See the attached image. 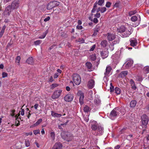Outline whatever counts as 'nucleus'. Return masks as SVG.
<instances>
[{"label": "nucleus", "mask_w": 149, "mask_h": 149, "mask_svg": "<svg viewBox=\"0 0 149 149\" xmlns=\"http://www.w3.org/2000/svg\"><path fill=\"white\" fill-rule=\"evenodd\" d=\"M59 2L56 1H51L48 3L47 6V10L52 9L54 7L57 6L59 5Z\"/></svg>", "instance_id": "1"}, {"label": "nucleus", "mask_w": 149, "mask_h": 149, "mask_svg": "<svg viewBox=\"0 0 149 149\" xmlns=\"http://www.w3.org/2000/svg\"><path fill=\"white\" fill-rule=\"evenodd\" d=\"M73 80L75 84L79 85L81 81V78L80 76L77 74H74L73 75Z\"/></svg>", "instance_id": "2"}, {"label": "nucleus", "mask_w": 149, "mask_h": 149, "mask_svg": "<svg viewBox=\"0 0 149 149\" xmlns=\"http://www.w3.org/2000/svg\"><path fill=\"white\" fill-rule=\"evenodd\" d=\"M120 109L118 108H114L111 112L110 117L111 118L116 117L119 114Z\"/></svg>", "instance_id": "3"}, {"label": "nucleus", "mask_w": 149, "mask_h": 149, "mask_svg": "<svg viewBox=\"0 0 149 149\" xmlns=\"http://www.w3.org/2000/svg\"><path fill=\"white\" fill-rule=\"evenodd\" d=\"M62 90L59 89L55 91L52 96V98L54 99H57L60 96Z\"/></svg>", "instance_id": "4"}, {"label": "nucleus", "mask_w": 149, "mask_h": 149, "mask_svg": "<svg viewBox=\"0 0 149 149\" xmlns=\"http://www.w3.org/2000/svg\"><path fill=\"white\" fill-rule=\"evenodd\" d=\"M20 2L19 0H14L12 2L10 7L14 10L17 8L19 6Z\"/></svg>", "instance_id": "5"}, {"label": "nucleus", "mask_w": 149, "mask_h": 149, "mask_svg": "<svg viewBox=\"0 0 149 149\" xmlns=\"http://www.w3.org/2000/svg\"><path fill=\"white\" fill-rule=\"evenodd\" d=\"M103 128L99 126L95 131H93L92 133L95 135H100L102 134L103 132Z\"/></svg>", "instance_id": "6"}, {"label": "nucleus", "mask_w": 149, "mask_h": 149, "mask_svg": "<svg viewBox=\"0 0 149 149\" xmlns=\"http://www.w3.org/2000/svg\"><path fill=\"white\" fill-rule=\"evenodd\" d=\"M12 9L10 6H7L3 13V15L6 17L9 16L12 12Z\"/></svg>", "instance_id": "7"}, {"label": "nucleus", "mask_w": 149, "mask_h": 149, "mask_svg": "<svg viewBox=\"0 0 149 149\" xmlns=\"http://www.w3.org/2000/svg\"><path fill=\"white\" fill-rule=\"evenodd\" d=\"M77 95L79 96V102L81 104L84 103V94L81 91H79L78 92Z\"/></svg>", "instance_id": "8"}, {"label": "nucleus", "mask_w": 149, "mask_h": 149, "mask_svg": "<svg viewBox=\"0 0 149 149\" xmlns=\"http://www.w3.org/2000/svg\"><path fill=\"white\" fill-rule=\"evenodd\" d=\"M133 63L132 60H130L127 61L123 65V68L125 69L129 68L131 67Z\"/></svg>", "instance_id": "9"}, {"label": "nucleus", "mask_w": 149, "mask_h": 149, "mask_svg": "<svg viewBox=\"0 0 149 149\" xmlns=\"http://www.w3.org/2000/svg\"><path fill=\"white\" fill-rule=\"evenodd\" d=\"M107 40L109 41H112L116 37V35L113 33H108L106 35Z\"/></svg>", "instance_id": "10"}, {"label": "nucleus", "mask_w": 149, "mask_h": 149, "mask_svg": "<svg viewBox=\"0 0 149 149\" xmlns=\"http://www.w3.org/2000/svg\"><path fill=\"white\" fill-rule=\"evenodd\" d=\"M73 98V95L68 94L66 95L64 97V100L68 102L72 101Z\"/></svg>", "instance_id": "11"}, {"label": "nucleus", "mask_w": 149, "mask_h": 149, "mask_svg": "<svg viewBox=\"0 0 149 149\" xmlns=\"http://www.w3.org/2000/svg\"><path fill=\"white\" fill-rule=\"evenodd\" d=\"M142 122L143 125H146L148 122V117L145 115H143L142 116Z\"/></svg>", "instance_id": "12"}, {"label": "nucleus", "mask_w": 149, "mask_h": 149, "mask_svg": "<svg viewBox=\"0 0 149 149\" xmlns=\"http://www.w3.org/2000/svg\"><path fill=\"white\" fill-rule=\"evenodd\" d=\"M65 134V133L64 132H63L61 134V136L62 137V138L63 139H64L65 140H66V141H70L71 140H72V136H70V134L66 135V137H63V135H64Z\"/></svg>", "instance_id": "13"}, {"label": "nucleus", "mask_w": 149, "mask_h": 149, "mask_svg": "<svg viewBox=\"0 0 149 149\" xmlns=\"http://www.w3.org/2000/svg\"><path fill=\"white\" fill-rule=\"evenodd\" d=\"M108 51L107 50L101 51L100 52L101 56L103 58H105L108 56Z\"/></svg>", "instance_id": "14"}, {"label": "nucleus", "mask_w": 149, "mask_h": 149, "mask_svg": "<svg viewBox=\"0 0 149 149\" xmlns=\"http://www.w3.org/2000/svg\"><path fill=\"white\" fill-rule=\"evenodd\" d=\"M95 85V81L92 79L90 80L88 83L87 86L90 89L93 88Z\"/></svg>", "instance_id": "15"}, {"label": "nucleus", "mask_w": 149, "mask_h": 149, "mask_svg": "<svg viewBox=\"0 0 149 149\" xmlns=\"http://www.w3.org/2000/svg\"><path fill=\"white\" fill-rule=\"evenodd\" d=\"M131 20L133 22H135L138 19L139 21L141 20V17L140 15H137V16L134 15L132 16L131 18Z\"/></svg>", "instance_id": "16"}, {"label": "nucleus", "mask_w": 149, "mask_h": 149, "mask_svg": "<svg viewBox=\"0 0 149 149\" xmlns=\"http://www.w3.org/2000/svg\"><path fill=\"white\" fill-rule=\"evenodd\" d=\"M62 147V144L60 143H56L54 146L53 149H61Z\"/></svg>", "instance_id": "17"}, {"label": "nucleus", "mask_w": 149, "mask_h": 149, "mask_svg": "<svg viewBox=\"0 0 149 149\" xmlns=\"http://www.w3.org/2000/svg\"><path fill=\"white\" fill-rule=\"evenodd\" d=\"M99 126L96 122H93L91 124V128L93 131H95Z\"/></svg>", "instance_id": "18"}, {"label": "nucleus", "mask_w": 149, "mask_h": 149, "mask_svg": "<svg viewBox=\"0 0 149 149\" xmlns=\"http://www.w3.org/2000/svg\"><path fill=\"white\" fill-rule=\"evenodd\" d=\"M125 27L124 26H121L119 28H118L117 31L118 33H123L125 31Z\"/></svg>", "instance_id": "19"}, {"label": "nucleus", "mask_w": 149, "mask_h": 149, "mask_svg": "<svg viewBox=\"0 0 149 149\" xmlns=\"http://www.w3.org/2000/svg\"><path fill=\"white\" fill-rule=\"evenodd\" d=\"M127 73L128 72L127 71H122L119 74L118 77H119L123 78L127 74Z\"/></svg>", "instance_id": "20"}, {"label": "nucleus", "mask_w": 149, "mask_h": 149, "mask_svg": "<svg viewBox=\"0 0 149 149\" xmlns=\"http://www.w3.org/2000/svg\"><path fill=\"white\" fill-rule=\"evenodd\" d=\"M111 69V67L109 66L107 67L106 69V72L104 73L105 75L106 76L108 75L109 74Z\"/></svg>", "instance_id": "21"}, {"label": "nucleus", "mask_w": 149, "mask_h": 149, "mask_svg": "<svg viewBox=\"0 0 149 149\" xmlns=\"http://www.w3.org/2000/svg\"><path fill=\"white\" fill-rule=\"evenodd\" d=\"M52 116L54 117H59L62 116V115L61 114H58L56 113L53 111H51Z\"/></svg>", "instance_id": "22"}, {"label": "nucleus", "mask_w": 149, "mask_h": 149, "mask_svg": "<svg viewBox=\"0 0 149 149\" xmlns=\"http://www.w3.org/2000/svg\"><path fill=\"white\" fill-rule=\"evenodd\" d=\"M26 63L29 64H32L33 63V59L32 57H29L26 61Z\"/></svg>", "instance_id": "23"}, {"label": "nucleus", "mask_w": 149, "mask_h": 149, "mask_svg": "<svg viewBox=\"0 0 149 149\" xmlns=\"http://www.w3.org/2000/svg\"><path fill=\"white\" fill-rule=\"evenodd\" d=\"M130 45L133 46L134 47L137 45V40L134 39H131L130 40Z\"/></svg>", "instance_id": "24"}, {"label": "nucleus", "mask_w": 149, "mask_h": 149, "mask_svg": "<svg viewBox=\"0 0 149 149\" xmlns=\"http://www.w3.org/2000/svg\"><path fill=\"white\" fill-rule=\"evenodd\" d=\"M130 82L132 89L134 90H135L136 89V87L134 81L132 79H131L130 80Z\"/></svg>", "instance_id": "25"}, {"label": "nucleus", "mask_w": 149, "mask_h": 149, "mask_svg": "<svg viewBox=\"0 0 149 149\" xmlns=\"http://www.w3.org/2000/svg\"><path fill=\"white\" fill-rule=\"evenodd\" d=\"M136 104V100L131 101L130 102V106L131 107H134Z\"/></svg>", "instance_id": "26"}, {"label": "nucleus", "mask_w": 149, "mask_h": 149, "mask_svg": "<svg viewBox=\"0 0 149 149\" xmlns=\"http://www.w3.org/2000/svg\"><path fill=\"white\" fill-rule=\"evenodd\" d=\"M101 45L104 47H105L107 46V41L106 40H104L102 42L100 43Z\"/></svg>", "instance_id": "27"}, {"label": "nucleus", "mask_w": 149, "mask_h": 149, "mask_svg": "<svg viewBox=\"0 0 149 149\" xmlns=\"http://www.w3.org/2000/svg\"><path fill=\"white\" fill-rule=\"evenodd\" d=\"M20 57L19 56H17L16 58L15 62L16 64L18 65H20Z\"/></svg>", "instance_id": "28"}, {"label": "nucleus", "mask_w": 149, "mask_h": 149, "mask_svg": "<svg viewBox=\"0 0 149 149\" xmlns=\"http://www.w3.org/2000/svg\"><path fill=\"white\" fill-rule=\"evenodd\" d=\"M47 32L48 31L47 30L45 32L43 33L42 34L41 36L39 37V38L40 39H43L45 37Z\"/></svg>", "instance_id": "29"}, {"label": "nucleus", "mask_w": 149, "mask_h": 149, "mask_svg": "<svg viewBox=\"0 0 149 149\" xmlns=\"http://www.w3.org/2000/svg\"><path fill=\"white\" fill-rule=\"evenodd\" d=\"M50 137L53 141L55 139V133L54 132H52L50 133Z\"/></svg>", "instance_id": "30"}, {"label": "nucleus", "mask_w": 149, "mask_h": 149, "mask_svg": "<svg viewBox=\"0 0 149 149\" xmlns=\"http://www.w3.org/2000/svg\"><path fill=\"white\" fill-rule=\"evenodd\" d=\"M59 85L57 84H53L50 86V88L51 89H53L54 88L58 86Z\"/></svg>", "instance_id": "31"}, {"label": "nucleus", "mask_w": 149, "mask_h": 149, "mask_svg": "<svg viewBox=\"0 0 149 149\" xmlns=\"http://www.w3.org/2000/svg\"><path fill=\"white\" fill-rule=\"evenodd\" d=\"M86 65L87 67V68L88 69H91L92 66L91 63L90 62H88L86 63Z\"/></svg>", "instance_id": "32"}, {"label": "nucleus", "mask_w": 149, "mask_h": 149, "mask_svg": "<svg viewBox=\"0 0 149 149\" xmlns=\"http://www.w3.org/2000/svg\"><path fill=\"white\" fill-rule=\"evenodd\" d=\"M115 91L116 94H119L120 93V89L116 87L115 89Z\"/></svg>", "instance_id": "33"}, {"label": "nucleus", "mask_w": 149, "mask_h": 149, "mask_svg": "<svg viewBox=\"0 0 149 149\" xmlns=\"http://www.w3.org/2000/svg\"><path fill=\"white\" fill-rule=\"evenodd\" d=\"M90 108L87 106H85L84 108V111L86 112H88L90 110Z\"/></svg>", "instance_id": "34"}, {"label": "nucleus", "mask_w": 149, "mask_h": 149, "mask_svg": "<svg viewBox=\"0 0 149 149\" xmlns=\"http://www.w3.org/2000/svg\"><path fill=\"white\" fill-rule=\"evenodd\" d=\"M99 26H98L97 27V28L95 29L93 35L95 36L97 34L99 30Z\"/></svg>", "instance_id": "35"}, {"label": "nucleus", "mask_w": 149, "mask_h": 149, "mask_svg": "<svg viewBox=\"0 0 149 149\" xmlns=\"http://www.w3.org/2000/svg\"><path fill=\"white\" fill-rule=\"evenodd\" d=\"M42 119H40L38 120L34 124V126H37L38 125H39L42 121Z\"/></svg>", "instance_id": "36"}, {"label": "nucleus", "mask_w": 149, "mask_h": 149, "mask_svg": "<svg viewBox=\"0 0 149 149\" xmlns=\"http://www.w3.org/2000/svg\"><path fill=\"white\" fill-rule=\"evenodd\" d=\"M42 42V41L40 40H38L34 42V44L36 45H39Z\"/></svg>", "instance_id": "37"}, {"label": "nucleus", "mask_w": 149, "mask_h": 149, "mask_svg": "<svg viewBox=\"0 0 149 149\" xmlns=\"http://www.w3.org/2000/svg\"><path fill=\"white\" fill-rule=\"evenodd\" d=\"M143 70L146 73H149V66H146L144 67Z\"/></svg>", "instance_id": "38"}, {"label": "nucleus", "mask_w": 149, "mask_h": 149, "mask_svg": "<svg viewBox=\"0 0 149 149\" xmlns=\"http://www.w3.org/2000/svg\"><path fill=\"white\" fill-rule=\"evenodd\" d=\"M95 104L96 105L99 104L100 102V100L98 99H95L94 100Z\"/></svg>", "instance_id": "39"}, {"label": "nucleus", "mask_w": 149, "mask_h": 149, "mask_svg": "<svg viewBox=\"0 0 149 149\" xmlns=\"http://www.w3.org/2000/svg\"><path fill=\"white\" fill-rule=\"evenodd\" d=\"M90 56L91 59L92 61H94L96 59V56L95 54L91 55Z\"/></svg>", "instance_id": "40"}, {"label": "nucleus", "mask_w": 149, "mask_h": 149, "mask_svg": "<svg viewBox=\"0 0 149 149\" xmlns=\"http://www.w3.org/2000/svg\"><path fill=\"white\" fill-rule=\"evenodd\" d=\"M106 9L105 7H101L100 8V11L101 13H103L106 11Z\"/></svg>", "instance_id": "41"}, {"label": "nucleus", "mask_w": 149, "mask_h": 149, "mask_svg": "<svg viewBox=\"0 0 149 149\" xmlns=\"http://www.w3.org/2000/svg\"><path fill=\"white\" fill-rule=\"evenodd\" d=\"M104 2V0H99L97 3L100 6H102Z\"/></svg>", "instance_id": "42"}, {"label": "nucleus", "mask_w": 149, "mask_h": 149, "mask_svg": "<svg viewBox=\"0 0 149 149\" xmlns=\"http://www.w3.org/2000/svg\"><path fill=\"white\" fill-rule=\"evenodd\" d=\"M136 13L135 10L131 11L129 12V15L130 16H131L135 14Z\"/></svg>", "instance_id": "43"}, {"label": "nucleus", "mask_w": 149, "mask_h": 149, "mask_svg": "<svg viewBox=\"0 0 149 149\" xmlns=\"http://www.w3.org/2000/svg\"><path fill=\"white\" fill-rule=\"evenodd\" d=\"M111 4V2L108 1L107 2L105 6L107 8H109L110 7Z\"/></svg>", "instance_id": "44"}, {"label": "nucleus", "mask_w": 149, "mask_h": 149, "mask_svg": "<svg viewBox=\"0 0 149 149\" xmlns=\"http://www.w3.org/2000/svg\"><path fill=\"white\" fill-rule=\"evenodd\" d=\"M33 133L35 135H36L40 133V130H38L33 131Z\"/></svg>", "instance_id": "45"}, {"label": "nucleus", "mask_w": 149, "mask_h": 149, "mask_svg": "<svg viewBox=\"0 0 149 149\" xmlns=\"http://www.w3.org/2000/svg\"><path fill=\"white\" fill-rule=\"evenodd\" d=\"M25 144L26 147H29L30 146V143L29 141L26 140L25 141Z\"/></svg>", "instance_id": "46"}, {"label": "nucleus", "mask_w": 149, "mask_h": 149, "mask_svg": "<svg viewBox=\"0 0 149 149\" xmlns=\"http://www.w3.org/2000/svg\"><path fill=\"white\" fill-rule=\"evenodd\" d=\"M78 42H80L81 43H82L84 42V40L83 38L79 39L78 40Z\"/></svg>", "instance_id": "47"}, {"label": "nucleus", "mask_w": 149, "mask_h": 149, "mask_svg": "<svg viewBox=\"0 0 149 149\" xmlns=\"http://www.w3.org/2000/svg\"><path fill=\"white\" fill-rule=\"evenodd\" d=\"M95 45H94L91 47V49H90V51H93L94 50L95 47Z\"/></svg>", "instance_id": "48"}, {"label": "nucleus", "mask_w": 149, "mask_h": 149, "mask_svg": "<svg viewBox=\"0 0 149 149\" xmlns=\"http://www.w3.org/2000/svg\"><path fill=\"white\" fill-rule=\"evenodd\" d=\"M76 27H77V28L78 29H79V30H81V29H82L83 28L82 26L81 25H78Z\"/></svg>", "instance_id": "49"}, {"label": "nucleus", "mask_w": 149, "mask_h": 149, "mask_svg": "<svg viewBox=\"0 0 149 149\" xmlns=\"http://www.w3.org/2000/svg\"><path fill=\"white\" fill-rule=\"evenodd\" d=\"M21 114L22 116H24V110L22 108H21Z\"/></svg>", "instance_id": "50"}, {"label": "nucleus", "mask_w": 149, "mask_h": 149, "mask_svg": "<svg viewBox=\"0 0 149 149\" xmlns=\"http://www.w3.org/2000/svg\"><path fill=\"white\" fill-rule=\"evenodd\" d=\"M126 32H127V33L125 35V37H127L128 36L131 34V33L129 31H126Z\"/></svg>", "instance_id": "51"}, {"label": "nucleus", "mask_w": 149, "mask_h": 149, "mask_svg": "<svg viewBox=\"0 0 149 149\" xmlns=\"http://www.w3.org/2000/svg\"><path fill=\"white\" fill-rule=\"evenodd\" d=\"M2 75V77L3 78H4L6 77L7 76V74L6 73L4 72L3 73Z\"/></svg>", "instance_id": "52"}, {"label": "nucleus", "mask_w": 149, "mask_h": 149, "mask_svg": "<svg viewBox=\"0 0 149 149\" xmlns=\"http://www.w3.org/2000/svg\"><path fill=\"white\" fill-rule=\"evenodd\" d=\"M110 92H113L114 91V87L113 86H110Z\"/></svg>", "instance_id": "53"}, {"label": "nucleus", "mask_w": 149, "mask_h": 149, "mask_svg": "<svg viewBox=\"0 0 149 149\" xmlns=\"http://www.w3.org/2000/svg\"><path fill=\"white\" fill-rule=\"evenodd\" d=\"M95 17L97 18H99L100 16V13H97L95 15Z\"/></svg>", "instance_id": "54"}, {"label": "nucleus", "mask_w": 149, "mask_h": 149, "mask_svg": "<svg viewBox=\"0 0 149 149\" xmlns=\"http://www.w3.org/2000/svg\"><path fill=\"white\" fill-rule=\"evenodd\" d=\"M50 19V17H49L48 16L47 18H45L44 19V21L45 22H47Z\"/></svg>", "instance_id": "55"}, {"label": "nucleus", "mask_w": 149, "mask_h": 149, "mask_svg": "<svg viewBox=\"0 0 149 149\" xmlns=\"http://www.w3.org/2000/svg\"><path fill=\"white\" fill-rule=\"evenodd\" d=\"M15 111L14 110H12L11 111V116H14L15 115V114H14V113Z\"/></svg>", "instance_id": "56"}, {"label": "nucleus", "mask_w": 149, "mask_h": 149, "mask_svg": "<svg viewBox=\"0 0 149 149\" xmlns=\"http://www.w3.org/2000/svg\"><path fill=\"white\" fill-rule=\"evenodd\" d=\"M38 104H36L34 105V107L36 110H37V109L38 107Z\"/></svg>", "instance_id": "57"}, {"label": "nucleus", "mask_w": 149, "mask_h": 149, "mask_svg": "<svg viewBox=\"0 0 149 149\" xmlns=\"http://www.w3.org/2000/svg\"><path fill=\"white\" fill-rule=\"evenodd\" d=\"M93 22L95 23H97L98 22V20L96 18H95L93 19Z\"/></svg>", "instance_id": "58"}, {"label": "nucleus", "mask_w": 149, "mask_h": 149, "mask_svg": "<svg viewBox=\"0 0 149 149\" xmlns=\"http://www.w3.org/2000/svg\"><path fill=\"white\" fill-rule=\"evenodd\" d=\"M6 28V26L5 25H4L2 27V29H1V31L3 32H4V30Z\"/></svg>", "instance_id": "59"}, {"label": "nucleus", "mask_w": 149, "mask_h": 149, "mask_svg": "<svg viewBox=\"0 0 149 149\" xmlns=\"http://www.w3.org/2000/svg\"><path fill=\"white\" fill-rule=\"evenodd\" d=\"M58 76V73H55L54 76V78H57Z\"/></svg>", "instance_id": "60"}, {"label": "nucleus", "mask_w": 149, "mask_h": 149, "mask_svg": "<svg viewBox=\"0 0 149 149\" xmlns=\"http://www.w3.org/2000/svg\"><path fill=\"white\" fill-rule=\"evenodd\" d=\"M54 81V80L53 79V77L52 76L50 77L49 79V81L51 82H52Z\"/></svg>", "instance_id": "61"}, {"label": "nucleus", "mask_w": 149, "mask_h": 149, "mask_svg": "<svg viewBox=\"0 0 149 149\" xmlns=\"http://www.w3.org/2000/svg\"><path fill=\"white\" fill-rule=\"evenodd\" d=\"M97 2H95L94 4V5L93 6V8H96L97 7Z\"/></svg>", "instance_id": "62"}, {"label": "nucleus", "mask_w": 149, "mask_h": 149, "mask_svg": "<svg viewBox=\"0 0 149 149\" xmlns=\"http://www.w3.org/2000/svg\"><path fill=\"white\" fill-rule=\"evenodd\" d=\"M66 89L67 91H69L70 90V88L69 86H67L66 87Z\"/></svg>", "instance_id": "63"}, {"label": "nucleus", "mask_w": 149, "mask_h": 149, "mask_svg": "<svg viewBox=\"0 0 149 149\" xmlns=\"http://www.w3.org/2000/svg\"><path fill=\"white\" fill-rule=\"evenodd\" d=\"M120 146H119V145H118L115 147L114 149H119L120 148Z\"/></svg>", "instance_id": "64"}]
</instances>
